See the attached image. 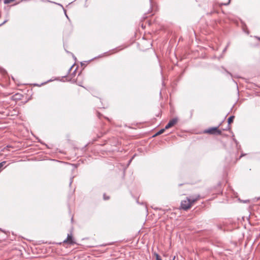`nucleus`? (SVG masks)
<instances>
[{
	"instance_id": "3",
	"label": "nucleus",
	"mask_w": 260,
	"mask_h": 260,
	"mask_svg": "<svg viewBox=\"0 0 260 260\" xmlns=\"http://www.w3.org/2000/svg\"><path fill=\"white\" fill-rule=\"evenodd\" d=\"M177 118H173L169 121L168 123L166 125L165 129H168L174 126L177 122Z\"/></svg>"
},
{
	"instance_id": "1",
	"label": "nucleus",
	"mask_w": 260,
	"mask_h": 260,
	"mask_svg": "<svg viewBox=\"0 0 260 260\" xmlns=\"http://www.w3.org/2000/svg\"><path fill=\"white\" fill-rule=\"evenodd\" d=\"M199 198V196L194 198L193 197H190L187 198L186 200L182 201L181 203V207L182 209L186 210L189 209L192 206V204L197 201Z\"/></svg>"
},
{
	"instance_id": "9",
	"label": "nucleus",
	"mask_w": 260,
	"mask_h": 260,
	"mask_svg": "<svg viewBox=\"0 0 260 260\" xmlns=\"http://www.w3.org/2000/svg\"><path fill=\"white\" fill-rule=\"evenodd\" d=\"M155 255H156V260H162L158 254H155Z\"/></svg>"
},
{
	"instance_id": "7",
	"label": "nucleus",
	"mask_w": 260,
	"mask_h": 260,
	"mask_svg": "<svg viewBox=\"0 0 260 260\" xmlns=\"http://www.w3.org/2000/svg\"><path fill=\"white\" fill-rule=\"evenodd\" d=\"M6 161H4L0 163V169H2L4 167V166L6 164Z\"/></svg>"
},
{
	"instance_id": "8",
	"label": "nucleus",
	"mask_w": 260,
	"mask_h": 260,
	"mask_svg": "<svg viewBox=\"0 0 260 260\" xmlns=\"http://www.w3.org/2000/svg\"><path fill=\"white\" fill-rule=\"evenodd\" d=\"M103 198L105 200H107L110 199V197L109 196H107L105 193L104 194Z\"/></svg>"
},
{
	"instance_id": "4",
	"label": "nucleus",
	"mask_w": 260,
	"mask_h": 260,
	"mask_svg": "<svg viewBox=\"0 0 260 260\" xmlns=\"http://www.w3.org/2000/svg\"><path fill=\"white\" fill-rule=\"evenodd\" d=\"M63 243H68L70 244H74L75 242L74 241L72 234H68L67 239L63 241Z\"/></svg>"
},
{
	"instance_id": "12",
	"label": "nucleus",
	"mask_w": 260,
	"mask_h": 260,
	"mask_svg": "<svg viewBox=\"0 0 260 260\" xmlns=\"http://www.w3.org/2000/svg\"><path fill=\"white\" fill-rule=\"evenodd\" d=\"M229 44H230V43H229L228 44V45H226V46L225 47V48H224V50H223V51H224V52L226 51V50L227 49V48H228V46H229Z\"/></svg>"
},
{
	"instance_id": "5",
	"label": "nucleus",
	"mask_w": 260,
	"mask_h": 260,
	"mask_svg": "<svg viewBox=\"0 0 260 260\" xmlns=\"http://www.w3.org/2000/svg\"><path fill=\"white\" fill-rule=\"evenodd\" d=\"M234 118V116H230L228 118V121L229 124H231V123L233 122ZM230 128V126H229V125H228V128L224 129V130H228V129H229Z\"/></svg>"
},
{
	"instance_id": "13",
	"label": "nucleus",
	"mask_w": 260,
	"mask_h": 260,
	"mask_svg": "<svg viewBox=\"0 0 260 260\" xmlns=\"http://www.w3.org/2000/svg\"><path fill=\"white\" fill-rule=\"evenodd\" d=\"M72 182V181H71L70 183V185L71 184Z\"/></svg>"
},
{
	"instance_id": "10",
	"label": "nucleus",
	"mask_w": 260,
	"mask_h": 260,
	"mask_svg": "<svg viewBox=\"0 0 260 260\" xmlns=\"http://www.w3.org/2000/svg\"><path fill=\"white\" fill-rule=\"evenodd\" d=\"M14 0H5L4 3L5 4H8L11 3V2L13 1Z\"/></svg>"
},
{
	"instance_id": "11",
	"label": "nucleus",
	"mask_w": 260,
	"mask_h": 260,
	"mask_svg": "<svg viewBox=\"0 0 260 260\" xmlns=\"http://www.w3.org/2000/svg\"><path fill=\"white\" fill-rule=\"evenodd\" d=\"M230 1H231V0H228V2H227V3H222V4H221V5H225V6H226V5H229V4H230Z\"/></svg>"
},
{
	"instance_id": "2",
	"label": "nucleus",
	"mask_w": 260,
	"mask_h": 260,
	"mask_svg": "<svg viewBox=\"0 0 260 260\" xmlns=\"http://www.w3.org/2000/svg\"><path fill=\"white\" fill-rule=\"evenodd\" d=\"M205 133H208L210 134H214V135H221V131L218 129V127H210L207 129L205 131Z\"/></svg>"
},
{
	"instance_id": "6",
	"label": "nucleus",
	"mask_w": 260,
	"mask_h": 260,
	"mask_svg": "<svg viewBox=\"0 0 260 260\" xmlns=\"http://www.w3.org/2000/svg\"><path fill=\"white\" fill-rule=\"evenodd\" d=\"M165 129H165V128L161 129L160 130H159V131H158V132H157V133L155 135V136L159 135H160V134H162V133L164 132V131H165Z\"/></svg>"
}]
</instances>
